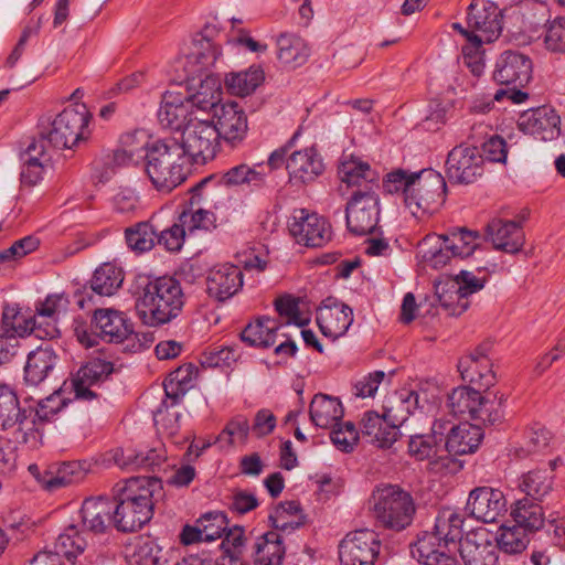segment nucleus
<instances>
[{
  "instance_id": "19",
  "label": "nucleus",
  "mask_w": 565,
  "mask_h": 565,
  "mask_svg": "<svg viewBox=\"0 0 565 565\" xmlns=\"http://www.w3.org/2000/svg\"><path fill=\"white\" fill-rule=\"evenodd\" d=\"M489 274L490 270L487 266H479L471 270H460L454 278L455 284L457 285V289L455 291L458 300L457 303L452 306L449 299H447V296L443 295L439 296L441 307L448 310L452 316L461 315L467 310L469 305L467 300L461 301V299L480 291L484 287Z\"/></svg>"
},
{
  "instance_id": "64",
  "label": "nucleus",
  "mask_w": 565,
  "mask_h": 565,
  "mask_svg": "<svg viewBox=\"0 0 565 565\" xmlns=\"http://www.w3.org/2000/svg\"><path fill=\"white\" fill-rule=\"evenodd\" d=\"M330 438L332 444L343 452H350L359 440V431L352 422L338 424L331 428Z\"/></svg>"
},
{
  "instance_id": "36",
  "label": "nucleus",
  "mask_w": 565,
  "mask_h": 565,
  "mask_svg": "<svg viewBox=\"0 0 565 565\" xmlns=\"http://www.w3.org/2000/svg\"><path fill=\"white\" fill-rule=\"evenodd\" d=\"M483 439V433L478 425L462 423L448 434L444 448L451 455H467L475 452Z\"/></svg>"
},
{
  "instance_id": "45",
  "label": "nucleus",
  "mask_w": 565,
  "mask_h": 565,
  "mask_svg": "<svg viewBox=\"0 0 565 565\" xmlns=\"http://www.w3.org/2000/svg\"><path fill=\"white\" fill-rule=\"evenodd\" d=\"M28 159L25 160L20 180L23 186L32 188L42 180L45 163L49 161L45 154V146L32 142L26 148Z\"/></svg>"
},
{
  "instance_id": "30",
  "label": "nucleus",
  "mask_w": 565,
  "mask_h": 565,
  "mask_svg": "<svg viewBox=\"0 0 565 565\" xmlns=\"http://www.w3.org/2000/svg\"><path fill=\"white\" fill-rule=\"evenodd\" d=\"M113 515L114 504L106 497L88 498L82 504V526L92 533H104L113 522Z\"/></svg>"
},
{
  "instance_id": "63",
  "label": "nucleus",
  "mask_w": 565,
  "mask_h": 565,
  "mask_svg": "<svg viewBox=\"0 0 565 565\" xmlns=\"http://www.w3.org/2000/svg\"><path fill=\"white\" fill-rule=\"evenodd\" d=\"M116 463L120 467L135 466L137 468H150L160 466L166 460L163 449H150L147 452L130 454L122 460L115 457Z\"/></svg>"
},
{
  "instance_id": "24",
  "label": "nucleus",
  "mask_w": 565,
  "mask_h": 565,
  "mask_svg": "<svg viewBox=\"0 0 565 565\" xmlns=\"http://www.w3.org/2000/svg\"><path fill=\"white\" fill-rule=\"evenodd\" d=\"M1 330L6 334L23 337L34 333L40 339H53L60 331L55 324L49 323L45 328L38 326L35 318H25L17 305L6 303L2 309Z\"/></svg>"
},
{
  "instance_id": "62",
  "label": "nucleus",
  "mask_w": 565,
  "mask_h": 565,
  "mask_svg": "<svg viewBox=\"0 0 565 565\" xmlns=\"http://www.w3.org/2000/svg\"><path fill=\"white\" fill-rule=\"evenodd\" d=\"M179 221L182 222L183 227L186 228L189 234L196 230L211 231L215 228V216L212 212L203 209H189L184 210Z\"/></svg>"
},
{
  "instance_id": "23",
  "label": "nucleus",
  "mask_w": 565,
  "mask_h": 565,
  "mask_svg": "<svg viewBox=\"0 0 565 565\" xmlns=\"http://www.w3.org/2000/svg\"><path fill=\"white\" fill-rule=\"evenodd\" d=\"M243 287V271L238 266L223 264L213 267L206 276V292L218 302L235 296Z\"/></svg>"
},
{
  "instance_id": "53",
  "label": "nucleus",
  "mask_w": 565,
  "mask_h": 565,
  "mask_svg": "<svg viewBox=\"0 0 565 565\" xmlns=\"http://www.w3.org/2000/svg\"><path fill=\"white\" fill-rule=\"evenodd\" d=\"M264 81V72L259 68L250 67L248 71L232 73L225 77L227 90L236 96H247L252 94Z\"/></svg>"
},
{
  "instance_id": "28",
  "label": "nucleus",
  "mask_w": 565,
  "mask_h": 565,
  "mask_svg": "<svg viewBox=\"0 0 565 565\" xmlns=\"http://www.w3.org/2000/svg\"><path fill=\"white\" fill-rule=\"evenodd\" d=\"M93 324L98 335L109 343H121L132 335V326L125 313L114 309H97Z\"/></svg>"
},
{
  "instance_id": "6",
  "label": "nucleus",
  "mask_w": 565,
  "mask_h": 565,
  "mask_svg": "<svg viewBox=\"0 0 565 565\" xmlns=\"http://www.w3.org/2000/svg\"><path fill=\"white\" fill-rule=\"evenodd\" d=\"M0 430L14 445L35 441L39 434L32 419V408L20 407L15 392L4 384H0Z\"/></svg>"
},
{
  "instance_id": "33",
  "label": "nucleus",
  "mask_w": 565,
  "mask_h": 565,
  "mask_svg": "<svg viewBox=\"0 0 565 565\" xmlns=\"http://www.w3.org/2000/svg\"><path fill=\"white\" fill-rule=\"evenodd\" d=\"M57 355L50 344L41 345L28 354L24 366V381L36 386L41 384L57 364Z\"/></svg>"
},
{
  "instance_id": "14",
  "label": "nucleus",
  "mask_w": 565,
  "mask_h": 565,
  "mask_svg": "<svg viewBox=\"0 0 565 565\" xmlns=\"http://www.w3.org/2000/svg\"><path fill=\"white\" fill-rule=\"evenodd\" d=\"M531 58L519 51L507 50L497 58L493 79L500 85L524 87L532 78Z\"/></svg>"
},
{
  "instance_id": "32",
  "label": "nucleus",
  "mask_w": 565,
  "mask_h": 565,
  "mask_svg": "<svg viewBox=\"0 0 565 565\" xmlns=\"http://www.w3.org/2000/svg\"><path fill=\"white\" fill-rule=\"evenodd\" d=\"M290 179L308 183L313 181L323 171L321 157L313 148L295 151L286 162Z\"/></svg>"
},
{
  "instance_id": "42",
  "label": "nucleus",
  "mask_w": 565,
  "mask_h": 565,
  "mask_svg": "<svg viewBox=\"0 0 565 565\" xmlns=\"http://www.w3.org/2000/svg\"><path fill=\"white\" fill-rule=\"evenodd\" d=\"M255 565H281L285 547L277 532H267L257 537L253 547Z\"/></svg>"
},
{
  "instance_id": "10",
  "label": "nucleus",
  "mask_w": 565,
  "mask_h": 565,
  "mask_svg": "<svg viewBox=\"0 0 565 565\" xmlns=\"http://www.w3.org/2000/svg\"><path fill=\"white\" fill-rule=\"evenodd\" d=\"M381 541L373 530L361 529L348 533L339 544L341 565H375Z\"/></svg>"
},
{
  "instance_id": "38",
  "label": "nucleus",
  "mask_w": 565,
  "mask_h": 565,
  "mask_svg": "<svg viewBox=\"0 0 565 565\" xmlns=\"http://www.w3.org/2000/svg\"><path fill=\"white\" fill-rule=\"evenodd\" d=\"M151 143L145 130L126 132L120 137V149L115 152V161L120 164H137L140 160H145Z\"/></svg>"
},
{
  "instance_id": "9",
  "label": "nucleus",
  "mask_w": 565,
  "mask_h": 565,
  "mask_svg": "<svg viewBox=\"0 0 565 565\" xmlns=\"http://www.w3.org/2000/svg\"><path fill=\"white\" fill-rule=\"evenodd\" d=\"M179 142L184 149V156L190 157L194 163H205L214 159L220 149L214 120L190 118Z\"/></svg>"
},
{
  "instance_id": "2",
  "label": "nucleus",
  "mask_w": 565,
  "mask_h": 565,
  "mask_svg": "<svg viewBox=\"0 0 565 565\" xmlns=\"http://www.w3.org/2000/svg\"><path fill=\"white\" fill-rule=\"evenodd\" d=\"M134 295L139 318L151 327L170 322L180 315L184 305L180 281L169 276H138Z\"/></svg>"
},
{
  "instance_id": "25",
  "label": "nucleus",
  "mask_w": 565,
  "mask_h": 565,
  "mask_svg": "<svg viewBox=\"0 0 565 565\" xmlns=\"http://www.w3.org/2000/svg\"><path fill=\"white\" fill-rule=\"evenodd\" d=\"M486 236L493 247L509 254L519 253L525 242L520 222L492 218L486 228Z\"/></svg>"
},
{
  "instance_id": "44",
  "label": "nucleus",
  "mask_w": 565,
  "mask_h": 565,
  "mask_svg": "<svg viewBox=\"0 0 565 565\" xmlns=\"http://www.w3.org/2000/svg\"><path fill=\"white\" fill-rule=\"evenodd\" d=\"M417 257L426 267L440 269L452 257L450 249L445 247L441 236L427 235L417 246Z\"/></svg>"
},
{
  "instance_id": "13",
  "label": "nucleus",
  "mask_w": 565,
  "mask_h": 565,
  "mask_svg": "<svg viewBox=\"0 0 565 565\" xmlns=\"http://www.w3.org/2000/svg\"><path fill=\"white\" fill-rule=\"evenodd\" d=\"M483 174V157L477 147L456 146L446 160V175L451 183L471 184Z\"/></svg>"
},
{
  "instance_id": "41",
  "label": "nucleus",
  "mask_w": 565,
  "mask_h": 565,
  "mask_svg": "<svg viewBox=\"0 0 565 565\" xmlns=\"http://www.w3.org/2000/svg\"><path fill=\"white\" fill-rule=\"evenodd\" d=\"M278 60L285 66L296 68L305 64L310 50L303 39L296 34L284 33L277 39Z\"/></svg>"
},
{
  "instance_id": "11",
  "label": "nucleus",
  "mask_w": 565,
  "mask_h": 565,
  "mask_svg": "<svg viewBox=\"0 0 565 565\" xmlns=\"http://www.w3.org/2000/svg\"><path fill=\"white\" fill-rule=\"evenodd\" d=\"M380 199L376 192H352L347 203L345 220L348 230L354 235L374 233L380 221Z\"/></svg>"
},
{
  "instance_id": "51",
  "label": "nucleus",
  "mask_w": 565,
  "mask_h": 565,
  "mask_svg": "<svg viewBox=\"0 0 565 565\" xmlns=\"http://www.w3.org/2000/svg\"><path fill=\"white\" fill-rule=\"evenodd\" d=\"M196 373L198 367L193 363H184L170 373L164 383V392L173 404H177L185 394Z\"/></svg>"
},
{
  "instance_id": "59",
  "label": "nucleus",
  "mask_w": 565,
  "mask_h": 565,
  "mask_svg": "<svg viewBox=\"0 0 565 565\" xmlns=\"http://www.w3.org/2000/svg\"><path fill=\"white\" fill-rule=\"evenodd\" d=\"M441 446L429 434H413L408 440V454L418 461L438 455Z\"/></svg>"
},
{
  "instance_id": "7",
  "label": "nucleus",
  "mask_w": 565,
  "mask_h": 565,
  "mask_svg": "<svg viewBox=\"0 0 565 565\" xmlns=\"http://www.w3.org/2000/svg\"><path fill=\"white\" fill-rule=\"evenodd\" d=\"M446 189L445 179L439 172L424 169L416 174L404 203L416 217L434 214L445 203Z\"/></svg>"
},
{
  "instance_id": "35",
  "label": "nucleus",
  "mask_w": 565,
  "mask_h": 565,
  "mask_svg": "<svg viewBox=\"0 0 565 565\" xmlns=\"http://www.w3.org/2000/svg\"><path fill=\"white\" fill-rule=\"evenodd\" d=\"M309 415L315 426L329 429L340 423L344 409L339 398L319 393L310 403Z\"/></svg>"
},
{
  "instance_id": "61",
  "label": "nucleus",
  "mask_w": 565,
  "mask_h": 565,
  "mask_svg": "<svg viewBox=\"0 0 565 565\" xmlns=\"http://www.w3.org/2000/svg\"><path fill=\"white\" fill-rule=\"evenodd\" d=\"M70 306L68 297L62 294L49 295L44 301L36 305L35 311L38 318H49L56 322L61 316H64Z\"/></svg>"
},
{
  "instance_id": "27",
  "label": "nucleus",
  "mask_w": 565,
  "mask_h": 565,
  "mask_svg": "<svg viewBox=\"0 0 565 565\" xmlns=\"http://www.w3.org/2000/svg\"><path fill=\"white\" fill-rule=\"evenodd\" d=\"M463 516L447 508L439 511L436 516L434 529L431 532L425 531L420 535L433 536L430 544L438 547H448L450 544L454 546L461 543L465 539L462 536Z\"/></svg>"
},
{
  "instance_id": "29",
  "label": "nucleus",
  "mask_w": 565,
  "mask_h": 565,
  "mask_svg": "<svg viewBox=\"0 0 565 565\" xmlns=\"http://www.w3.org/2000/svg\"><path fill=\"white\" fill-rule=\"evenodd\" d=\"M361 433L374 446L390 448L397 440L399 429L384 414L369 411L361 419Z\"/></svg>"
},
{
  "instance_id": "31",
  "label": "nucleus",
  "mask_w": 565,
  "mask_h": 565,
  "mask_svg": "<svg viewBox=\"0 0 565 565\" xmlns=\"http://www.w3.org/2000/svg\"><path fill=\"white\" fill-rule=\"evenodd\" d=\"M190 109L191 106L185 96L179 93L166 92L162 96L158 118L163 127L182 132L189 119L194 118Z\"/></svg>"
},
{
  "instance_id": "55",
  "label": "nucleus",
  "mask_w": 565,
  "mask_h": 565,
  "mask_svg": "<svg viewBox=\"0 0 565 565\" xmlns=\"http://www.w3.org/2000/svg\"><path fill=\"white\" fill-rule=\"evenodd\" d=\"M50 473L52 477L45 479L44 484L46 489L54 490L79 482L86 476V469L79 461H67L58 465L56 471H51Z\"/></svg>"
},
{
  "instance_id": "57",
  "label": "nucleus",
  "mask_w": 565,
  "mask_h": 565,
  "mask_svg": "<svg viewBox=\"0 0 565 565\" xmlns=\"http://www.w3.org/2000/svg\"><path fill=\"white\" fill-rule=\"evenodd\" d=\"M520 488L527 497L542 500L552 491L553 478L546 470H533L522 476Z\"/></svg>"
},
{
  "instance_id": "37",
  "label": "nucleus",
  "mask_w": 565,
  "mask_h": 565,
  "mask_svg": "<svg viewBox=\"0 0 565 565\" xmlns=\"http://www.w3.org/2000/svg\"><path fill=\"white\" fill-rule=\"evenodd\" d=\"M281 323L269 317H260L241 332V340L248 347L267 349L275 344Z\"/></svg>"
},
{
  "instance_id": "22",
  "label": "nucleus",
  "mask_w": 565,
  "mask_h": 565,
  "mask_svg": "<svg viewBox=\"0 0 565 565\" xmlns=\"http://www.w3.org/2000/svg\"><path fill=\"white\" fill-rule=\"evenodd\" d=\"M466 509L477 520L491 523L507 511V501L502 491L479 487L470 492Z\"/></svg>"
},
{
  "instance_id": "52",
  "label": "nucleus",
  "mask_w": 565,
  "mask_h": 565,
  "mask_svg": "<svg viewBox=\"0 0 565 565\" xmlns=\"http://www.w3.org/2000/svg\"><path fill=\"white\" fill-rule=\"evenodd\" d=\"M529 533L515 523L513 525L503 524L495 537V545H498V550L507 554H519L527 547Z\"/></svg>"
},
{
  "instance_id": "47",
  "label": "nucleus",
  "mask_w": 565,
  "mask_h": 565,
  "mask_svg": "<svg viewBox=\"0 0 565 565\" xmlns=\"http://www.w3.org/2000/svg\"><path fill=\"white\" fill-rule=\"evenodd\" d=\"M433 536L418 535L417 541L411 545V554L423 565H459L457 559L438 547L430 544Z\"/></svg>"
},
{
  "instance_id": "5",
  "label": "nucleus",
  "mask_w": 565,
  "mask_h": 565,
  "mask_svg": "<svg viewBox=\"0 0 565 565\" xmlns=\"http://www.w3.org/2000/svg\"><path fill=\"white\" fill-rule=\"evenodd\" d=\"M90 114L85 104L76 103L66 107L47 126L41 127L39 145L46 141L57 149H72L89 137Z\"/></svg>"
},
{
  "instance_id": "46",
  "label": "nucleus",
  "mask_w": 565,
  "mask_h": 565,
  "mask_svg": "<svg viewBox=\"0 0 565 565\" xmlns=\"http://www.w3.org/2000/svg\"><path fill=\"white\" fill-rule=\"evenodd\" d=\"M445 247L450 249L454 257L470 256L479 245L480 234L466 227H456L440 235Z\"/></svg>"
},
{
  "instance_id": "58",
  "label": "nucleus",
  "mask_w": 565,
  "mask_h": 565,
  "mask_svg": "<svg viewBox=\"0 0 565 565\" xmlns=\"http://www.w3.org/2000/svg\"><path fill=\"white\" fill-rule=\"evenodd\" d=\"M86 545V540L81 535L76 525H70L55 540L53 553H56L58 557L63 554L70 559L83 553Z\"/></svg>"
},
{
  "instance_id": "21",
  "label": "nucleus",
  "mask_w": 565,
  "mask_h": 565,
  "mask_svg": "<svg viewBox=\"0 0 565 565\" xmlns=\"http://www.w3.org/2000/svg\"><path fill=\"white\" fill-rule=\"evenodd\" d=\"M316 320L323 335L338 339L352 324L353 311L348 305L328 297L318 308Z\"/></svg>"
},
{
  "instance_id": "17",
  "label": "nucleus",
  "mask_w": 565,
  "mask_h": 565,
  "mask_svg": "<svg viewBox=\"0 0 565 565\" xmlns=\"http://www.w3.org/2000/svg\"><path fill=\"white\" fill-rule=\"evenodd\" d=\"M213 119L220 140L236 147L245 139L248 130L247 116L237 103H225L215 108Z\"/></svg>"
},
{
  "instance_id": "34",
  "label": "nucleus",
  "mask_w": 565,
  "mask_h": 565,
  "mask_svg": "<svg viewBox=\"0 0 565 565\" xmlns=\"http://www.w3.org/2000/svg\"><path fill=\"white\" fill-rule=\"evenodd\" d=\"M341 181L348 186H355L353 192H376L379 189V174L369 163L359 159L343 162L339 168Z\"/></svg>"
},
{
  "instance_id": "4",
  "label": "nucleus",
  "mask_w": 565,
  "mask_h": 565,
  "mask_svg": "<svg viewBox=\"0 0 565 565\" xmlns=\"http://www.w3.org/2000/svg\"><path fill=\"white\" fill-rule=\"evenodd\" d=\"M370 503L374 519L382 526L394 531L409 526L416 512L411 493L396 484L376 487Z\"/></svg>"
},
{
  "instance_id": "48",
  "label": "nucleus",
  "mask_w": 565,
  "mask_h": 565,
  "mask_svg": "<svg viewBox=\"0 0 565 565\" xmlns=\"http://www.w3.org/2000/svg\"><path fill=\"white\" fill-rule=\"evenodd\" d=\"M269 521L274 529L282 533H290L303 524L305 516L298 501H286L273 510Z\"/></svg>"
},
{
  "instance_id": "12",
  "label": "nucleus",
  "mask_w": 565,
  "mask_h": 565,
  "mask_svg": "<svg viewBox=\"0 0 565 565\" xmlns=\"http://www.w3.org/2000/svg\"><path fill=\"white\" fill-rule=\"evenodd\" d=\"M290 235L298 244L307 247H321L331 239V226L328 221L305 209L292 212L288 222Z\"/></svg>"
},
{
  "instance_id": "40",
  "label": "nucleus",
  "mask_w": 565,
  "mask_h": 565,
  "mask_svg": "<svg viewBox=\"0 0 565 565\" xmlns=\"http://www.w3.org/2000/svg\"><path fill=\"white\" fill-rule=\"evenodd\" d=\"M221 81L214 75L206 74L200 79V85L195 93L186 96V100L191 108L195 107L203 111H213L221 107Z\"/></svg>"
},
{
  "instance_id": "1",
  "label": "nucleus",
  "mask_w": 565,
  "mask_h": 565,
  "mask_svg": "<svg viewBox=\"0 0 565 565\" xmlns=\"http://www.w3.org/2000/svg\"><path fill=\"white\" fill-rule=\"evenodd\" d=\"M113 523L120 532H135L148 523L159 501L163 486L157 477H132L114 487Z\"/></svg>"
},
{
  "instance_id": "15",
  "label": "nucleus",
  "mask_w": 565,
  "mask_h": 565,
  "mask_svg": "<svg viewBox=\"0 0 565 565\" xmlns=\"http://www.w3.org/2000/svg\"><path fill=\"white\" fill-rule=\"evenodd\" d=\"M490 344L482 343L458 362L462 380L476 385L479 391H487L495 383L492 362L488 356Z\"/></svg>"
},
{
  "instance_id": "8",
  "label": "nucleus",
  "mask_w": 565,
  "mask_h": 565,
  "mask_svg": "<svg viewBox=\"0 0 565 565\" xmlns=\"http://www.w3.org/2000/svg\"><path fill=\"white\" fill-rule=\"evenodd\" d=\"M448 408L456 416H466L472 420L494 425L501 422L503 414L501 402L495 396L490 399L481 395L480 391L470 386H459L448 395Z\"/></svg>"
},
{
  "instance_id": "49",
  "label": "nucleus",
  "mask_w": 565,
  "mask_h": 565,
  "mask_svg": "<svg viewBox=\"0 0 565 565\" xmlns=\"http://www.w3.org/2000/svg\"><path fill=\"white\" fill-rule=\"evenodd\" d=\"M122 281V270L114 264L105 263L95 270L90 288L99 296H111L121 287Z\"/></svg>"
},
{
  "instance_id": "18",
  "label": "nucleus",
  "mask_w": 565,
  "mask_h": 565,
  "mask_svg": "<svg viewBox=\"0 0 565 565\" xmlns=\"http://www.w3.org/2000/svg\"><path fill=\"white\" fill-rule=\"evenodd\" d=\"M215 31V26L206 25L193 39L192 47L185 57L184 65L189 77L191 76L193 79L201 77L202 73L213 66L221 56L218 44L214 43L211 39Z\"/></svg>"
},
{
  "instance_id": "16",
  "label": "nucleus",
  "mask_w": 565,
  "mask_h": 565,
  "mask_svg": "<svg viewBox=\"0 0 565 565\" xmlns=\"http://www.w3.org/2000/svg\"><path fill=\"white\" fill-rule=\"evenodd\" d=\"M467 24L486 42H493L502 31L501 10L489 0H472L468 7Z\"/></svg>"
},
{
  "instance_id": "3",
  "label": "nucleus",
  "mask_w": 565,
  "mask_h": 565,
  "mask_svg": "<svg viewBox=\"0 0 565 565\" xmlns=\"http://www.w3.org/2000/svg\"><path fill=\"white\" fill-rule=\"evenodd\" d=\"M184 149L175 138L154 140L145 156V174L160 193L168 194L186 179Z\"/></svg>"
},
{
  "instance_id": "20",
  "label": "nucleus",
  "mask_w": 565,
  "mask_h": 565,
  "mask_svg": "<svg viewBox=\"0 0 565 565\" xmlns=\"http://www.w3.org/2000/svg\"><path fill=\"white\" fill-rule=\"evenodd\" d=\"M465 565H497L498 545L486 529L467 533L459 546Z\"/></svg>"
},
{
  "instance_id": "56",
  "label": "nucleus",
  "mask_w": 565,
  "mask_h": 565,
  "mask_svg": "<svg viewBox=\"0 0 565 565\" xmlns=\"http://www.w3.org/2000/svg\"><path fill=\"white\" fill-rule=\"evenodd\" d=\"M125 236L128 247L138 253L150 250L158 237L154 227L149 222H140L126 228Z\"/></svg>"
},
{
  "instance_id": "54",
  "label": "nucleus",
  "mask_w": 565,
  "mask_h": 565,
  "mask_svg": "<svg viewBox=\"0 0 565 565\" xmlns=\"http://www.w3.org/2000/svg\"><path fill=\"white\" fill-rule=\"evenodd\" d=\"M551 441V431L536 424L526 431L523 444L515 449V456L522 459L531 455L544 454L550 448Z\"/></svg>"
},
{
  "instance_id": "60",
  "label": "nucleus",
  "mask_w": 565,
  "mask_h": 565,
  "mask_svg": "<svg viewBox=\"0 0 565 565\" xmlns=\"http://www.w3.org/2000/svg\"><path fill=\"white\" fill-rule=\"evenodd\" d=\"M198 523L204 536V542H213L226 532L228 520L224 512L212 511L203 514Z\"/></svg>"
},
{
  "instance_id": "50",
  "label": "nucleus",
  "mask_w": 565,
  "mask_h": 565,
  "mask_svg": "<svg viewBox=\"0 0 565 565\" xmlns=\"http://www.w3.org/2000/svg\"><path fill=\"white\" fill-rule=\"evenodd\" d=\"M511 515L519 526L532 533L540 530L544 524V514L542 507L532 502L527 498L519 500Z\"/></svg>"
},
{
  "instance_id": "39",
  "label": "nucleus",
  "mask_w": 565,
  "mask_h": 565,
  "mask_svg": "<svg viewBox=\"0 0 565 565\" xmlns=\"http://www.w3.org/2000/svg\"><path fill=\"white\" fill-rule=\"evenodd\" d=\"M419 405V395L417 392L412 390L403 388L390 396L383 406V414L391 423L399 426L403 425L408 416L417 409Z\"/></svg>"
},
{
  "instance_id": "43",
  "label": "nucleus",
  "mask_w": 565,
  "mask_h": 565,
  "mask_svg": "<svg viewBox=\"0 0 565 565\" xmlns=\"http://www.w3.org/2000/svg\"><path fill=\"white\" fill-rule=\"evenodd\" d=\"M266 171L263 164L255 167L241 163L228 169L221 178V182L227 186L246 185L250 190L259 189L265 184Z\"/></svg>"
},
{
  "instance_id": "26",
  "label": "nucleus",
  "mask_w": 565,
  "mask_h": 565,
  "mask_svg": "<svg viewBox=\"0 0 565 565\" xmlns=\"http://www.w3.org/2000/svg\"><path fill=\"white\" fill-rule=\"evenodd\" d=\"M114 372L111 362L100 358L88 360L72 380L75 396L81 399L90 401L96 394L90 386L106 380Z\"/></svg>"
}]
</instances>
